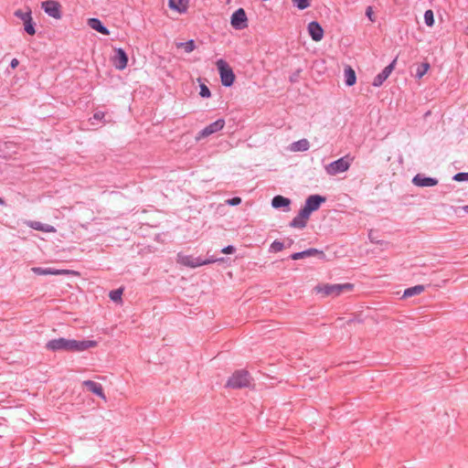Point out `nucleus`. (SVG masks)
I'll return each instance as SVG.
<instances>
[{
    "label": "nucleus",
    "instance_id": "nucleus-1",
    "mask_svg": "<svg viewBox=\"0 0 468 468\" xmlns=\"http://www.w3.org/2000/svg\"><path fill=\"white\" fill-rule=\"evenodd\" d=\"M97 346V342L93 340H74V339H66L64 337H59L56 339L49 340L46 344V348L48 350L57 352V351H67V352H80L87 350L89 348L94 347Z\"/></svg>",
    "mask_w": 468,
    "mask_h": 468
},
{
    "label": "nucleus",
    "instance_id": "nucleus-28",
    "mask_svg": "<svg viewBox=\"0 0 468 468\" xmlns=\"http://www.w3.org/2000/svg\"><path fill=\"white\" fill-rule=\"evenodd\" d=\"M177 48H182L186 53H190L196 48V44L193 39H190L186 42L177 44Z\"/></svg>",
    "mask_w": 468,
    "mask_h": 468
},
{
    "label": "nucleus",
    "instance_id": "nucleus-7",
    "mask_svg": "<svg viewBox=\"0 0 468 468\" xmlns=\"http://www.w3.org/2000/svg\"><path fill=\"white\" fill-rule=\"evenodd\" d=\"M230 24L237 30L248 27V18L243 8H239L232 14Z\"/></svg>",
    "mask_w": 468,
    "mask_h": 468
},
{
    "label": "nucleus",
    "instance_id": "nucleus-15",
    "mask_svg": "<svg viewBox=\"0 0 468 468\" xmlns=\"http://www.w3.org/2000/svg\"><path fill=\"white\" fill-rule=\"evenodd\" d=\"M413 185L420 187L434 186L438 184V180L433 177L426 176L424 174H417L412 178Z\"/></svg>",
    "mask_w": 468,
    "mask_h": 468
},
{
    "label": "nucleus",
    "instance_id": "nucleus-30",
    "mask_svg": "<svg viewBox=\"0 0 468 468\" xmlns=\"http://www.w3.org/2000/svg\"><path fill=\"white\" fill-rule=\"evenodd\" d=\"M15 16L20 18L23 22H25L27 21V19L31 17V10L28 9L27 11H23L21 9H18L15 12Z\"/></svg>",
    "mask_w": 468,
    "mask_h": 468
},
{
    "label": "nucleus",
    "instance_id": "nucleus-43",
    "mask_svg": "<svg viewBox=\"0 0 468 468\" xmlns=\"http://www.w3.org/2000/svg\"><path fill=\"white\" fill-rule=\"evenodd\" d=\"M5 200H4L2 197H0V205H2V206H3V205H5Z\"/></svg>",
    "mask_w": 468,
    "mask_h": 468
},
{
    "label": "nucleus",
    "instance_id": "nucleus-4",
    "mask_svg": "<svg viewBox=\"0 0 468 468\" xmlns=\"http://www.w3.org/2000/svg\"><path fill=\"white\" fill-rule=\"evenodd\" d=\"M353 157L349 154L345 155L325 166V171L330 176H335L339 173L346 172L349 169Z\"/></svg>",
    "mask_w": 468,
    "mask_h": 468
},
{
    "label": "nucleus",
    "instance_id": "nucleus-10",
    "mask_svg": "<svg viewBox=\"0 0 468 468\" xmlns=\"http://www.w3.org/2000/svg\"><path fill=\"white\" fill-rule=\"evenodd\" d=\"M225 126V120L224 119H218L216 122L210 123L209 125L206 126L203 130H201L198 133V139L207 137L217 132L221 131Z\"/></svg>",
    "mask_w": 468,
    "mask_h": 468
},
{
    "label": "nucleus",
    "instance_id": "nucleus-16",
    "mask_svg": "<svg viewBox=\"0 0 468 468\" xmlns=\"http://www.w3.org/2000/svg\"><path fill=\"white\" fill-rule=\"evenodd\" d=\"M308 32L314 41H320L324 37V29L322 26L316 22L312 21L308 25Z\"/></svg>",
    "mask_w": 468,
    "mask_h": 468
},
{
    "label": "nucleus",
    "instance_id": "nucleus-45",
    "mask_svg": "<svg viewBox=\"0 0 468 468\" xmlns=\"http://www.w3.org/2000/svg\"><path fill=\"white\" fill-rule=\"evenodd\" d=\"M466 34L468 35V26L466 27Z\"/></svg>",
    "mask_w": 468,
    "mask_h": 468
},
{
    "label": "nucleus",
    "instance_id": "nucleus-44",
    "mask_svg": "<svg viewBox=\"0 0 468 468\" xmlns=\"http://www.w3.org/2000/svg\"><path fill=\"white\" fill-rule=\"evenodd\" d=\"M292 240L291 239L290 242H288V245L290 246L291 244H292Z\"/></svg>",
    "mask_w": 468,
    "mask_h": 468
},
{
    "label": "nucleus",
    "instance_id": "nucleus-24",
    "mask_svg": "<svg viewBox=\"0 0 468 468\" xmlns=\"http://www.w3.org/2000/svg\"><path fill=\"white\" fill-rule=\"evenodd\" d=\"M425 290L423 285H416L410 288H408L404 291L403 297L409 298L413 295L420 294Z\"/></svg>",
    "mask_w": 468,
    "mask_h": 468
},
{
    "label": "nucleus",
    "instance_id": "nucleus-17",
    "mask_svg": "<svg viewBox=\"0 0 468 468\" xmlns=\"http://www.w3.org/2000/svg\"><path fill=\"white\" fill-rule=\"evenodd\" d=\"M82 384L89 391L103 399H106L103 388L101 383L95 382L93 380H85Z\"/></svg>",
    "mask_w": 468,
    "mask_h": 468
},
{
    "label": "nucleus",
    "instance_id": "nucleus-31",
    "mask_svg": "<svg viewBox=\"0 0 468 468\" xmlns=\"http://www.w3.org/2000/svg\"><path fill=\"white\" fill-rule=\"evenodd\" d=\"M424 21L428 27H432L434 24V15L432 10L429 9L424 13Z\"/></svg>",
    "mask_w": 468,
    "mask_h": 468
},
{
    "label": "nucleus",
    "instance_id": "nucleus-35",
    "mask_svg": "<svg viewBox=\"0 0 468 468\" xmlns=\"http://www.w3.org/2000/svg\"><path fill=\"white\" fill-rule=\"evenodd\" d=\"M452 179L458 182L466 181L468 180V173H457L453 176Z\"/></svg>",
    "mask_w": 468,
    "mask_h": 468
},
{
    "label": "nucleus",
    "instance_id": "nucleus-21",
    "mask_svg": "<svg viewBox=\"0 0 468 468\" xmlns=\"http://www.w3.org/2000/svg\"><path fill=\"white\" fill-rule=\"evenodd\" d=\"M188 6V0H169V7L176 10L179 13L186 11Z\"/></svg>",
    "mask_w": 468,
    "mask_h": 468
},
{
    "label": "nucleus",
    "instance_id": "nucleus-19",
    "mask_svg": "<svg viewBox=\"0 0 468 468\" xmlns=\"http://www.w3.org/2000/svg\"><path fill=\"white\" fill-rule=\"evenodd\" d=\"M27 226L33 229L40 230L47 233H54L57 231L55 227L48 224H43L40 221H28Z\"/></svg>",
    "mask_w": 468,
    "mask_h": 468
},
{
    "label": "nucleus",
    "instance_id": "nucleus-9",
    "mask_svg": "<svg viewBox=\"0 0 468 468\" xmlns=\"http://www.w3.org/2000/svg\"><path fill=\"white\" fill-rule=\"evenodd\" d=\"M311 212L307 210L304 207H302L298 213V215L292 218L290 222V227L295 229H303L307 225V221L311 216Z\"/></svg>",
    "mask_w": 468,
    "mask_h": 468
},
{
    "label": "nucleus",
    "instance_id": "nucleus-3",
    "mask_svg": "<svg viewBox=\"0 0 468 468\" xmlns=\"http://www.w3.org/2000/svg\"><path fill=\"white\" fill-rule=\"evenodd\" d=\"M252 378L247 370H236L227 381L226 387L231 388H242L250 385Z\"/></svg>",
    "mask_w": 468,
    "mask_h": 468
},
{
    "label": "nucleus",
    "instance_id": "nucleus-5",
    "mask_svg": "<svg viewBox=\"0 0 468 468\" xmlns=\"http://www.w3.org/2000/svg\"><path fill=\"white\" fill-rule=\"evenodd\" d=\"M216 65L219 71L222 85L225 87H230L235 80V74L232 69L223 59H218Z\"/></svg>",
    "mask_w": 468,
    "mask_h": 468
},
{
    "label": "nucleus",
    "instance_id": "nucleus-20",
    "mask_svg": "<svg viewBox=\"0 0 468 468\" xmlns=\"http://www.w3.org/2000/svg\"><path fill=\"white\" fill-rule=\"evenodd\" d=\"M291 200L283 196L277 195L271 200V206L274 208L285 207L286 210L290 209Z\"/></svg>",
    "mask_w": 468,
    "mask_h": 468
},
{
    "label": "nucleus",
    "instance_id": "nucleus-36",
    "mask_svg": "<svg viewBox=\"0 0 468 468\" xmlns=\"http://www.w3.org/2000/svg\"><path fill=\"white\" fill-rule=\"evenodd\" d=\"M226 203L229 206H238L241 203V198L239 197H234L226 200Z\"/></svg>",
    "mask_w": 468,
    "mask_h": 468
},
{
    "label": "nucleus",
    "instance_id": "nucleus-41",
    "mask_svg": "<svg viewBox=\"0 0 468 468\" xmlns=\"http://www.w3.org/2000/svg\"><path fill=\"white\" fill-rule=\"evenodd\" d=\"M368 237H369V239H370V240H371L372 242H375V243H378H378H380L378 240H373V238H372L371 232L368 234Z\"/></svg>",
    "mask_w": 468,
    "mask_h": 468
},
{
    "label": "nucleus",
    "instance_id": "nucleus-23",
    "mask_svg": "<svg viewBox=\"0 0 468 468\" xmlns=\"http://www.w3.org/2000/svg\"><path fill=\"white\" fill-rule=\"evenodd\" d=\"M309 147H310V144H309L308 140L301 139L297 142H294L292 144L291 149L294 152H304V151H307L309 149Z\"/></svg>",
    "mask_w": 468,
    "mask_h": 468
},
{
    "label": "nucleus",
    "instance_id": "nucleus-2",
    "mask_svg": "<svg viewBox=\"0 0 468 468\" xmlns=\"http://www.w3.org/2000/svg\"><path fill=\"white\" fill-rule=\"evenodd\" d=\"M353 289L354 284L349 282L344 284H319L314 288L316 292L322 293L324 296H337L345 292H351Z\"/></svg>",
    "mask_w": 468,
    "mask_h": 468
},
{
    "label": "nucleus",
    "instance_id": "nucleus-34",
    "mask_svg": "<svg viewBox=\"0 0 468 468\" xmlns=\"http://www.w3.org/2000/svg\"><path fill=\"white\" fill-rule=\"evenodd\" d=\"M199 95L202 98H208V97H210L211 92H210L209 89L207 88V86H206L205 84H201L200 85Z\"/></svg>",
    "mask_w": 468,
    "mask_h": 468
},
{
    "label": "nucleus",
    "instance_id": "nucleus-6",
    "mask_svg": "<svg viewBox=\"0 0 468 468\" xmlns=\"http://www.w3.org/2000/svg\"><path fill=\"white\" fill-rule=\"evenodd\" d=\"M223 259H207V260H202L200 257H193L191 255H178V262L190 267V268H196L202 265L209 264L216 262L218 261H222Z\"/></svg>",
    "mask_w": 468,
    "mask_h": 468
},
{
    "label": "nucleus",
    "instance_id": "nucleus-18",
    "mask_svg": "<svg viewBox=\"0 0 468 468\" xmlns=\"http://www.w3.org/2000/svg\"><path fill=\"white\" fill-rule=\"evenodd\" d=\"M88 25L90 28H92L93 30H95L102 35H105V36L110 35L109 29L101 23V21L99 18H94V17L89 18Z\"/></svg>",
    "mask_w": 468,
    "mask_h": 468
},
{
    "label": "nucleus",
    "instance_id": "nucleus-13",
    "mask_svg": "<svg viewBox=\"0 0 468 468\" xmlns=\"http://www.w3.org/2000/svg\"><path fill=\"white\" fill-rule=\"evenodd\" d=\"M395 64L396 59H394L389 65L385 67L384 69L374 78L372 85L374 87H380L393 71Z\"/></svg>",
    "mask_w": 468,
    "mask_h": 468
},
{
    "label": "nucleus",
    "instance_id": "nucleus-22",
    "mask_svg": "<svg viewBox=\"0 0 468 468\" xmlns=\"http://www.w3.org/2000/svg\"><path fill=\"white\" fill-rule=\"evenodd\" d=\"M356 81V76L355 70L350 67L347 66L345 69V82L347 86H353Z\"/></svg>",
    "mask_w": 468,
    "mask_h": 468
},
{
    "label": "nucleus",
    "instance_id": "nucleus-33",
    "mask_svg": "<svg viewBox=\"0 0 468 468\" xmlns=\"http://www.w3.org/2000/svg\"><path fill=\"white\" fill-rule=\"evenodd\" d=\"M284 248V244L283 242L282 241H279V240H274L271 244V251L272 252H279V251H282Z\"/></svg>",
    "mask_w": 468,
    "mask_h": 468
},
{
    "label": "nucleus",
    "instance_id": "nucleus-32",
    "mask_svg": "<svg viewBox=\"0 0 468 468\" xmlns=\"http://www.w3.org/2000/svg\"><path fill=\"white\" fill-rule=\"evenodd\" d=\"M311 0H292L293 5L297 6L298 9L303 10L310 6Z\"/></svg>",
    "mask_w": 468,
    "mask_h": 468
},
{
    "label": "nucleus",
    "instance_id": "nucleus-39",
    "mask_svg": "<svg viewBox=\"0 0 468 468\" xmlns=\"http://www.w3.org/2000/svg\"><path fill=\"white\" fill-rule=\"evenodd\" d=\"M236 250L235 247L232 245H229L221 250V252L224 254H231L234 253Z\"/></svg>",
    "mask_w": 468,
    "mask_h": 468
},
{
    "label": "nucleus",
    "instance_id": "nucleus-26",
    "mask_svg": "<svg viewBox=\"0 0 468 468\" xmlns=\"http://www.w3.org/2000/svg\"><path fill=\"white\" fill-rule=\"evenodd\" d=\"M430 67L431 66L429 62H422L420 65H418L416 69L415 78L421 79L427 73Z\"/></svg>",
    "mask_w": 468,
    "mask_h": 468
},
{
    "label": "nucleus",
    "instance_id": "nucleus-8",
    "mask_svg": "<svg viewBox=\"0 0 468 468\" xmlns=\"http://www.w3.org/2000/svg\"><path fill=\"white\" fill-rule=\"evenodd\" d=\"M41 6L49 16L60 19L62 16L61 5L56 0H47L42 2Z\"/></svg>",
    "mask_w": 468,
    "mask_h": 468
},
{
    "label": "nucleus",
    "instance_id": "nucleus-40",
    "mask_svg": "<svg viewBox=\"0 0 468 468\" xmlns=\"http://www.w3.org/2000/svg\"><path fill=\"white\" fill-rule=\"evenodd\" d=\"M18 64H19L18 59H16V58H13V59L11 60V62H10V67H11L12 69H16V68L18 66Z\"/></svg>",
    "mask_w": 468,
    "mask_h": 468
},
{
    "label": "nucleus",
    "instance_id": "nucleus-25",
    "mask_svg": "<svg viewBox=\"0 0 468 468\" xmlns=\"http://www.w3.org/2000/svg\"><path fill=\"white\" fill-rule=\"evenodd\" d=\"M32 271L37 275H48V274H59L60 271L54 270L51 268H41V267H34L32 268Z\"/></svg>",
    "mask_w": 468,
    "mask_h": 468
},
{
    "label": "nucleus",
    "instance_id": "nucleus-38",
    "mask_svg": "<svg viewBox=\"0 0 468 468\" xmlns=\"http://www.w3.org/2000/svg\"><path fill=\"white\" fill-rule=\"evenodd\" d=\"M105 117V112L98 111L94 112L92 119L96 121H101Z\"/></svg>",
    "mask_w": 468,
    "mask_h": 468
},
{
    "label": "nucleus",
    "instance_id": "nucleus-11",
    "mask_svg": "<svg viewBox=\"0 0 468 468\" xmlns=\"http://www.w3.org/2000/svg\"><path fill=\"white\" fill-rule=\"evenodd\" d=\"M326 201V197L320 195L309 196L304 204V207L311 213L319 209L320 206Z\"/></svg>",
    "mask_w": 468,
    "mask_h": 468
},
{
    "label": "nucleus",
    "instance_id": "nucleus-14",
    "mask_svg": "<svg viewBox=\"0 0 468 468\" xmlns=\"http://www.w3.org/2000/svg\"><path fill=\"white\" fill-rule=\"evenodd\" d=\"M312 256H318L320 259H324L325 254L323 250H319L314 248H310L303 251L294 252L290 256V258L293 261H297V260H301V259H304V258L312 257Z\"/></svg>",
    "mask_w": 468,
    "mask_h": 468
},
{
    "label": "nucleus",
    "instance_id": "nucleus-27",
    "mask_svg": "<svg viewBox=\"0 0 468 468\" xmlns=\"http://www.w3.org/2000/svg\"><path fill=\"white\" fill-rule=\"evenodd\" d=\"M24 29L30 36L36 34L35 23L33 22L32 16L24 22Z\"/></svg>",
    "mask_w": 468,
    "mask_h": 468
},
{
    "label": "nucleus",
    "instance_id": "nucleus-37",
    "mask_svg": "<svg viewBox=\"0 0 468 468\" xmlns=\"http://www.w3.org/2000/svg\"><path fill=\"white\" fill-rule=\"evenodd\" d=\"M366 16L368 17V19L371 21V22H375L376 21V16H374V12H373V9L371 6H367V9H366Z\"/></svg>",
    "mask_w": 468,
    "mask_h": 468
},
{
    "label": "nucleus",
    "instance_id": "nucleus-12",
    "mask_svg": "<svg viewBox=\"0 0 468 468\" xmlns=\"http://www.w3.org/2000/svg\"><path fill=\"white\" fill-rule=\"evenodd\" d=\"M112 63L117 69L122 70L128 63V56L122 48H117L112 57Z\"/></svg>",
    "mask_w": 468,
    "mask_h": 468
},
{
    "label": "nucleus",
    "instance_id": "nucleus-42",
    "mask_svg": "<svg viewBox=\"0 0 468 468\" xmlns=\"http://www.w3.org/2000/svg\"><path fill=\"white\" fill-rule=\"evenodd\" d=\"M462 208L466 214H468V205L463 206Z\"/></svg>",
    "mask_w": 468,
    "mask_h": 468
},
{
    "label": "nucleus",
    "instance_id": "nucleus-29",
    "mask_svg": "<svg viewBox=\"0 0 468 468\" xmlns=\"http://www.w3.org/2000/svg\"><path fill=\"white\" fill-rule=\"evenodd\" d=\"M123 290L122 288L117 290H112L109 293V297L112 301L117 303L122 301V295Z\"/></svg>",
    "mask_w": 468,
    "mask_h": 468
}]
</instances>
